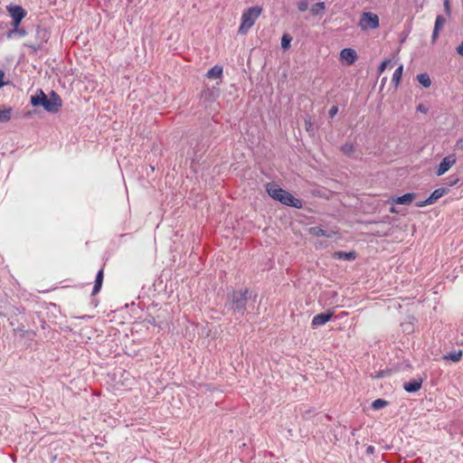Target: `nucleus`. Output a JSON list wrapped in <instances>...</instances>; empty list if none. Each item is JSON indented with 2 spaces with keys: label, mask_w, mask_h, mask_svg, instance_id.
Returning a JSON list of instances; mask_svg holds the SVG:
<instances>
[{
  "label": "nucleus",
  "mask_w": 463,
  "mask_h": 463,
  "mask_svg": "<svg viewBox=\"0 0 463 463\" xmlns=\"http://www.w3.org/2000/svg\"><path fill=\"white\" fill-rule=\"evenodd\" d=\"M266 190L270 197L282 204L297 209H300L303 206V203L300 199L294 197L289 192L282 189L276 183H268L266 184Z\"/></svg>",
  "instance_id": "obj_1"
},
{
  "label": "nucleus",
  "mask_w": 463,
  "mask_h": 463,
  "mask_svg": "<svg viewBox=\"0 0 463 463\" xmlns=\"http://www.w3.org/2000/svg\"><path fill=\"white\" fill-rule=\"evenodd\" d=\"M262 13V8L255 5L245 10L241 14V25L238 29L240 34H246L249 30L254 25L256 20Z\"/></svg>",
  "instance_id": "obj_2"
},
{
  "label": "nucleus",
  "mask_w": 463,
  "mask_h": 463,
  "mask_svg": "<svg viewBox=\"0 0 463 463\" xmlns=\"http://www.w3.org/2000/svg\"><path fill=\"white\" fill-rule=\"evenodd\" d=\"M249 290L247 288L241 289L238 291H234L232 296V301L234 306V308L244 314L246 310V302L248 300Z\"/></svg>",
  "instance_id": "obj_3"
},
{
  "label": "nucleus",
  "mask_w": 463,
  "mask_h": 463,
  "mask_svg": "<svg viewBox=\"0 0 463 463\" xmlns=\"http://www.w3.org/2000/svg\"><path fill=\"white\" fill-rule=\"evenodd\" d=\"M6 10L12 18V27H19L27 12L21 5H8Z\"/></svg>",
  "instance_id": "obj_4"
},
{
  "label": "nucleus",
  "mask_w": 463,
  "mask_h": 463,
  "mask_svg": "<svg viewBox=\"0 0 463 463\" xmlns=\"http://www.w3.org/2000/svg\"><path fill=\"white\" fill-rule=\"evenodd\" d=\"M457 163L456 154H449L445 156L439 165L435 166L434 173L437 176L445 175Z\"/></svg>",
  "instance_id": "obj_5"
},
{
  "label": "nucleus",
  "mask_w": 463,
  "mask_h": 463,
  "mask_svg": "<svg viewBox=\"0 0 463 463\" xmlns=\"http://www.w3.org/2000/svg\"><path fill=\"white\" fill-rule=\"evenodd\" d=\"M359 26L363 30L376 29L379 27V17L373 13H363L359 22Z\"/></svg>",
  "instance_id": "obj_6"
},
{
  "label": "nucleus",
  "mask_w": 463,
  "mask_h": 463,
  "mask_svg": "<svg viewBox=\"0 0 463 463\" xmlns=\"http://www.w3.org/2000/svg\"><path fill=\"white\" fill-rule=\"evenodd\" d=\"M449 190L447 188H438L434 190L431 194L424 201L417 202L416 206L417 207H423L426 205L433 204L437 202L440 197L447 194Z\"/></svg>",
  "instance_id": "obj_7"
},
{
  "label": "nucleus",
  "mask_w": 463,
  "mask_h": 463,
  "mask_svg": "<svg viewBox=\"0 0 463 463\" xmlns=\"http://www.w3.org/2000/svg\"><path fill=\"white\" fill-rule=\"evenodd\" d=\"M62 105L61 99L54 91L52 92L50 99L44 104V109L49 112H57Z\"/></svg>",
  "instance_id": "obj_8"
},
{
  "label": "nucleus",
  "mask_w": 463,
  "mask_h": 463,
  "mask_svg": "<svg viewBox=\"0 0 463 463\" xmlns=\"http://www.w3.org/2000/svg\"><path fill=\"white\" fill-rule=\"evenodd\" d=\"M340 60L345 61L347 65H352L357 60L356 52L351 48H345L340 52Z\"/></svg>",
  "instance_id": "obj_9"
},
{
  "label": "nucleus",
  "mask_w": 463,
  "mask_h": 463,
  "mask_svg": "<svg viewBox=\"0 0 463 463\" xmlns=\"http://www.w3.org/2000/svg\"><path fill=\"white\" fill-rule=\"evenodd\" d=\"M333 315H334L333 312L321 313V314L316 315L313 317L311 324L314 327L325 325L331 319Z\"/></svg>",
  "instance_id": "obj_10"
},
{
  "label": "nucleus",
  "mask_w": 463,
  "mask_h": 463,
  "mask_svg": "<svg viewBox=\"0 0 463 463\" xmlns=\"http://www.w3.org/2000/svg\"><path fill=\"white\" fill-rule=\"evenodd\" d=\"M415 196V194L408 193L402 196L392 198V201L396 204H410L414 200Z\"/></svg>",
  "instance_id": "obj_11"
},
{
  "label": "nucleus",
  "mask_w": 463,
  "mask_h": 463,
  "mask_svg": "<svg viewBox=\"0 0 463 463\" xmlns=\"http://www.w3.org/2000/svg\"><path fill=\"white\" fill-rule=\"evenodd\" d=\"M333 258L335 260H354L356 258L355 251H335L333 253Z\"/></svg>",
  "instance_id": "obj_12"
},
{
  "label": "nucleus",
  "mask_w": 463,
  "mask_h": 463,
  "mask_svg": "<svg viewBox=\"0 0 463 463\" xmlns=\"http://www.w3.org/2000/svg\"><path fill=\"white\" fill-rule=\"evenodd\" d=\"M421 387V380H412L403 384V388L408 392H415Z\"/></svg>",
  "instance_id": "obj_13"
},
{
  "label": "nucleus",
  "mask_w": 463,
  "mask_h": 463,
  "mask_svg": "<svg viewBox=\"0 0 463 463\" xmlns=\"http://www.w3.org/2000/svg\"><path fill=\"white\" fill-rule=\"evenodd\" d=\"M47 100V96L44 94L43 90H40L39 95L31 97V103L33 106H43L44 108L45 101Z\"/></svg>",
  "instance_id": "obj_14"
},
{
  "label": "nucleus",
  "mask_w": 463,
  "mask_h": 463,
  "mask_svg": "<svg viewBox=\"0 0 463 463\" xmlns=\"http://www.w3.org/2000/svg\"><path fill=\"white\" fill-rule=\"evenodd\" d=\"M103 278H104V272H103V269H101L98 271V274L96 276L95 284H94V287L92 289V295H96L99 292L101 286H102Z\"/></svg>",
  "instance_id": "obj_15"
},
{
  "label": "nucleus",
  "mask_w": 463,
  "mask_h": 463,
  "mask_svg": "<svg viewBox=\"0 0 463 463\" xmlns=\"http://www.w3.org/2000/svg\"><path fill=\"white\" fill-rule=\"evenodd\" d=\"M222 71L223 70L222 66L215 65L207 71L206 76L209 79H219L222 77Z\"/></svg>",
  "instance_id": "obj_16"
},
{
  "label": "nucleus",
  "mask_w": 463,
  "mask_h": 463,
  "mask_svg": "<svg viewBox=\"0 0 463 463\" xmlns=\"http://www.w3.org/2000/svg\"><path fill=\"white\" fill-rule=\"evenodd\" d=\"M403 72V65H400L393 72L392 82L393 83L394 87L397 88L400 83L402 77Z\"/></svg>",
  "instance_id": "obj_17"
},
{
  "label": "nucleus",
  "mask_w": 463,
  "mask_h": 463,
  "mask_svg": "<svg viewBox=\"0 0 463 463\" xmlns=\"http://www.w3.org/2000/svg\"><path fill=\"white\" fill-rule=\"evenodd\" d=\"M27 34L25 29L24 28H21L20 26L19 27H13L12 30H10L8 33H7V38L8 39H13L14 38L15 36H19V37H24Z\"/></svg>",
  "instance_id": "obj_18"
},
{
  "label": "nucleus",
  "mask_w": 463,
  "mask_h": 463,
  "mask_svg": "<svg viewBox=\"0 0 463 463\" xmlns=\"http://www.w3.org/2000/svg\"><path fill=\"white\" fill-rule=\"evenodd\" d=\"M417 80L424 88H429L431 84L430 78L427 73L417 75Z\"/></svg>",
  "instance_id": "obj_19"
},
{
  "label": "nucleus",
  "mask_w": 463,
  "mask_h": 463,
  "mask_svg": "<svg viewBox=\"0 0 463 463\" xmlns=\"http://www.w3.org/2000/svg\"><path fill=\"white\" fill-rule=\"evenodd\" d=\"M394 65V62L391 59H387L383 61L380 66L378 67V74H382L387 68H392Z\"/></svg>",
  "instance_id": "obj_20"
},
{
  "label": "nucleus",
  "mask_w": 463,
  "mask_h": 463,
  "mask_svg": "<svg viewBox=\"0 0 463 463\" xmlns=\"http://www.w3.org/2000/svg\"><path fill=\"white\" fill-rule=\"evenodd\" d=\"M12 109H0V121L7 122L11 119Z\"/></svg>",
  "instance_id": "obj_21"
},
{
  "label": "nucleus",
  "mask_w": 463,
  "mask_h": 463,
  "mask_svg": "<svg viewBox=\"0 0 463 463\" xmlns=\"http://www.w3.org/2000/svg\"><path fill=\"white\" fill-rule=\"evenodd\" d=\"M326 9V5H325V3L323 2H319V3H317L315 4L314 5H312L311 9H310V12L313 14H318L322 12H324Z\"/></svg>",
  "instance_id": "obj_22"
},
{
  "label": "nucleus",
  "mask_w": 463,
  "mask_h": 463,
  "mask_svg": "<svg viewBox=\"0 0 463 463\" xmlns=\"http://www.w3.org/2000/svg\"><path fill=\"white\" fill-rule=\"evenodd\" d=\"M292 38L289 34L284 33L281 38V47L283 50H288L290 47Z\"/></svg>",
  "instance_id": "obj_23"
},
{
  "label": "nucleus",
  "mask_w": 463,
  "mask_h": 463,
  "mask_svg": "<svg viewBox=\"0 0 463 463\" xmlns=\"http://www.w3.org/2000/svg\"><path fill=\"white\" fill-rule=\"evenodd\" d=\"M387 402L383 399H376L372 403V408L373 410H380L387 405Z\"/></svg>",
  "instance_id": "obj_24"
},
{
  "label": "nucleus",
  "mask_w": 463,
  "mask_h": 463,
  "mask_svg": "<svg viewBox=\"0 0 463 463\" xmlns=\"http://www.w3.org/2000/svg\"><path fill=\"white\" fill-rule=\"evenodd\" d=\"M445 23H446V19L441 15H438L436 18V21H435L434 29H437L439 31L442 28V26L445 24Z\"/></svg>",
  "instance_id": "obj_25"
},
{
  "label": "nucleus",
  "mask_w": 463,
  "mask_h": 463,
  "mask_svg": "<svg viewBox=\"0 0 463 463\" xmlns=\"http://www.w3.org/2000/svg\"><path fill=\"white\" fill-rule=\"evenodd\" d=\"M341 151L346 155H351L352 153H354V148L353 144L346 143L341 146Z\"/></svg>",
  "instance_id": "obj_26"
},
{
  "label": "nucleus",
  "mask_w": 463,
  "mask_h": 463,
  "mask_svg": "<svg viewBox=\"0 0 463 463\" xmlns=\"http://www.w3.org/2000/svg\"><path fill=\"white\" fill-rule=\"evenodd\" d=\"M313 231V234L317 236V237H320V236H327L326 234V231H324L323 229L321 228H313L312 229Z\"/></svg>",
  "instance_id": "obj_27"
},
{
  "label": "nucleus",
  "mask_w": 463,
  "mask_h": 463,
  "mask_svg": "<svg viewBox=\"0 0 463 463\" xmlns=\"http://www.w3.org/2000/svg\"><path fill=\"white\" fill-rule=\"evenodd\" d=\"M308 7V5L306 1H300L298 3V8L300 12H305Z\"/></svg>",
  "instance_id": "obj_28"
},
{
  "label": "nucleus",
  "mask_w": 463,
  "mask_h": 463,
  "mask_svg": "<svg viewBox=\"0 0 463 463\" xmlns=\"http://www.w3.org/2000/svg\"><path fill=\"white\" fill-rule=\"evenodd\" d=\"M444 9H445V13L447 14V15H450V4H449V0H444Z\"/></svg>",
  "instance_id": "obj_29"
},
{
  "label": "nucleus",
  "mask_w": 463,
  "mask_h": 463,
  "mask_svg": "<svg viewBox=\"0 0 463 463\" xmlns=\"http://www.w3.org/2000/svg\"><path fill=\"white\" fill-rule=\"evenodd\" d=\"M462 356L461 352H458L457 354H450V359L454 362H458Z\"/></svg>",
  "instance_id": "obj_30"
},
{
  "label": "nucleus",
  "mask_w": 463,
  "mask_h": 463,
  "mask_svg": "<svg viewBox=\"0 0 463 463\" xmlns=\"http://www.w3.org/2000/svg\"><path fill=\"white\" fill-rule=\"evenodd\" d=\"M338 112V107L333 106L329 110V116L330 118H334Z\"/></svg>",
  "instance_id": "obj_31"
},
{
  "label": "nucleus",
  "mask_w": 463,
  "mask_h": 463,
  "mask_svg": "<svg viewBox=\"0 0 463 463\" xmlns=\"http://www.w3.org/2000/svg\"><path fill=\"white\" fill-rule=\"evenodd\" d=\"M439 33V30H437V29L433 30L432 36H431L432 42H435L437 40Z\"/></svg>",
  "instance_id": "obj_32"
},
{
  "label": "nucleus",
  "mask_w": 463,
  "mask_h": 463,
  "mask_svg": "<svg viewBox=\"0 0 463 463\" xmlns=\"http://www.w3.org/2000/svg\"><path fill=\"white\" fill-rule=\"evenodd\" d=\"M4 76H5L4 71L0 70V88L5 85Z\"/></svg>",
  "instance_id": "obj_33"
},
{
  "label": "nucleus",
  "mask_w": 463,
  "mask_h": 463,
  "mask_svg": "<svg viewBox=\"0 0 463 463\" xmlns=\"http://www.w3.org/2000/svg\"><path fill=\"white\" fill-rule=\"evenodd\" d=\"M459 179L458 177H455L454 179H450L449 185L453 186L456 185L458 183Z\"/></svg>",
  "instance_id": "obj_34"
},
{
  "label": "nucleus",
  "mask_w": 463,
  "mask_h": 463,
  "mask_svg": "<svg viewBox=\"0 0 463 463\" xmlns=\"http://www.w3.org/2000/svg\"><path fill=\"white\" fill-rule=\"evenodd\" d=\"M456 146H457L458 149H463V138H462V139L458 140V142H457V144H456Z\"/></svg>",
  "instance_id": "obj_35"
},
{
  "label": "nucleus",
  "mask_w": 463,
  "mask_h": 463,
  "mask_svg": "<svg viewBox=\"0 0 463 463\" xmlns=\"http://www.w3.org/2000/svg\"><path fill=\"white\" fill-rule=\"evenodd\" d=\"M417 109L421 111V112H423V113L427 112V109L423 105H421V104L418 106Z\"/></svg>",
  "instance_id": "obj_36"
},
{
  "label": "nucleus",
  "mask_w": 463,
  "mask_h": 463,
  "mask_svg": "<svg viewBox=\"0 0 463 463\" xmlns=\"http://www.w3.org/2000/svg\"><path fill=\"white\" fill-rule=\"evenodd\" d=\"M37 33H42L43 37L47 36V32L45 30H38Z\"/></svg>",
  "instance_id": "obj_37"
},
{
  "label": "nucleus",
  "mask_w": 463,
  "mask_h": 463,
  "mask_svg": "<svg viewBox=\"0 0 463 463\" xmlns=\"http://www.w3.org/2000/svg\"><path fill=\"white\" fill-rule=\"evenodd\" d=\"M305 123H306L307 130H308V129H309V128H311L312 124H311L310 120H306V122H305Z\"/></svg>",
  "instance_id": "obj_38"
},
{
  "label": "nucleus",
  "mask_w": 463,
  "mask_h": 463,
  "mask_svg": "<svg viewBox=\"0 0 463 463\" xmlns=\"http://www.w3.org/2000/svg\"><path fill=\"white\" fill-rule=\"evenodd\" d=\"M391 213H396V210L394 207H392L391 210H390Z\"/></svg>",
  "instance_id": "obj_39"
},
{
  "label": "nucleus",
  "mask_w": 463,
  "mask_h": 463,
  "mask_svg": "<svg viewBox=\"0 0 463 463\" xmlns=\"http://www.w3.org/2000/svg\"><path fill=\"white\" fill-rule=\"evenodd\" d=\"M346 315H347V313H346V312H342V313H341V316H346Z\"/></svg>",
  "instance_id": "obj_40"
},
{
  "label": "nucleus",
  "mask_w": 463,
  "mask_h": 463,
  "mask_svg": "<svg viewBox=\"0 0 463 463\" xmlns=\"http://www.w3.org/2000/svg\"><path fill=\"white\" fill-rule=\"evenodd\" d=\"M385 80H386V78L383 79V81H382L383 84L385 82Z\"/></svg>",
  "instance_id": "obj_41"
}]
</instances>
